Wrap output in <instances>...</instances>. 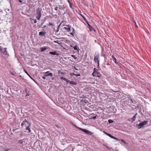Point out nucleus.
<instances>
[{"mask_svg":"<svg viewBox=\"0 0 151 151\" xmlns=\"http://www.w3.org/2000/svg\"><path fill=\"white\" fill-rule=\"evenodd\" d=\"M27 124H28L26 128V129L28 130L29 133H30L31 130L30 128V127L31 125V124L29 122L27 121L26 119H25L22 122L21 124V126L23 127L24 126H25L27 125Z\"/></svg>","mask_w":151,"mask_h":151,"instance_id":"nucleus-1","label":"nucleus"},{"mask_svg":"<svg viewBox=\"0 0 151 151\" xmlns=\"http://www.w3.org/2000/svg\"><path fill=\"white\" fill-rule=\"evenodd\" d=\"M42 10L40 8H38L36 9V17L38 20H39L41 17Z\"/></svg>","mask_w":151,"mask_h":151,"instance_id":"nucleus-2","label":"nucleus"},{"mask_svg":"<svg viewBox=\"0 0 151 151\" xmlns=\"http://www.w3.org/2000/svg\"><path fill=\"white\" fill-rule=\"evenodd\" d=\"M99 70L94 68L93 69V72L92 73L93 76L97 77L99 78L101 76V74L98 71Z\"/></svg>","mask_w":151,"mask_h":151,"instance_id":"nucleus-3","label":"nucleus"},{"mask_svg":"<svg viewBox=\"0 0 151 151\" xmlns=\"http://www.w3.org/2000/svg\"><path fill=\"white\" fill-rule=\"evenodd\" d=\"M147 121H144L141 123H139V124H136L137 127L138 129H140L142 127L144 126L147 123Z\"/></svg>","mask_w":151,"mask_h":151,"instance_id":"nucleus-4","label":"nucleus"},{"mask_svg":"<svg viewBox=\"0 0 151 151\" xmlns=\"http://www.w3.org/2000/svg\"><path fill=\"white\" fill-rule=\"evenodd\" d=\"M99 55L98 54H95L94 56V61L95 63L99 62Z\"/></svg>","mask_w":151,"mask_h":151,"instance_id":"nucleus-5","label":"nucleus"},{"mask_svg":"<svg viewBox=\"0 0 151 151\" xmlns=\"http://www.w3.org/2000/svg\"><path fill=\"white\" fill-rule=\"evenodd\" d=\"M78 129L84 132L86 134H88L89 135H91L92 134V133L91 132L86 129H83L80 127L78 128Z\"/></svg>","mask_w":151,"mask_h":151,"instance_id":"nucleus-6","label":"nucleus"},{"mask_svg":"<svg viewBox=\"0 0 151 151\" xmlns=\"http://www.w3.org/2000/svg\"><path fill=\"white\" fill-rule=\"evenodd\" d=\"M18 143L21 144L22 146L24 145H26L27 144V142L25 141L24 140V139H23L19 140L18 141Z\"/></svg>","mask_w":151,"mask_h":151,"instance_id":"nucleus-7","label":"nucleus"},{"mask_svg":"<svg viewBox=\"0 0 151 151\" xmlns=\"http://www.w3.org/2000/svg\"><path fill=\"white\" fill-rule=\"evenodd\" d=\"M4 52H2V54L6 56H9V53H8V52L6 50L7 48L6 47L4 48Z\"/></svg>","mask_w":151,"mask_h":151,"instance_id":"nucleus-8","label":"nucleus"},{"mask_svg":"<svg viewBox=\"0 0 151 151\" xmlns=\"http://www.w3.org/2000/svg\"><path fill=\"white\" fill-rule=\"evenodd\" d=\"M45 76H50V77H52L53 76L52 74L51 73L49 72V71H47L45 73Z\"/></svg>","mask_w":151,"mask_h":151,"instance_id":"nucleus-9","label":"nucleus"},{"mask_svg":"<svg viewBox=\"0 0 151 151\" xmlns=\"http://www.w3.org/2000/svg\"><path fill=\"white\" fill-rule=\"evenodd\" d=\"M68 27H64V29L66 30L67 32H69L70 31V28H71V26H70V25H66Z\"/></svg>","mask_w":151,"mask_h":151,"instance_id":"nucleus-10","label":"nucleus"},{"mask_svg":"<svg viewBox=\"0 0 151 151\" xmlns=\"http://www.w3.org/2000/svg\"><path fill=\"white\" fill-rule=\"evenodd\" d=\"M49 53L50 54L52 55H55L57 56H58L60 55V54L58 53H57L56 51H55L54 52H49Z\"/></svg>","mask_w":151,"mask_h":151,"instance_id":"nucleus-11","label":"nucleus"},{"mask_svg":"<svg viewBox=\"0 0 151 151\" xmlns=\"http://www.w3.org/2000/svg\"><path fill=\"white\" fill-rule=\"evenodd\" d=\"M46 35V32L44 31H41L39 32V35L42 36H44Z\"/></svg>","mask_w":151,"mask_h":151,"instance_id":"nucleus-12","label":"nucleus"},{"mask_svg":"<svg viewBox=\"0 0 151 151\" xmlns=\"http://www.w3.org/2000/svg\"><path fill=\"white\" fill-rule=\"evenodd\" d=\"M47 48L48 47H40V49L41 52H42L46 50Z\"/></svg>","mask_w":151,"mask_h":151,"instance_id":"nucleus-13","label":"nucleus"},{"mask_svg":"<svg viewBox=\"0 0 151 151\" xmlns=\"http://www.w3.org/2000/svg\"><path fill=\"white\" fill-rule=\"evenodd\" d=\"M108 136L109 137L111 138H113V139H115L116 140H119V139H117V138L111 135V134H109L108 135Z\"/></svg>","mask_w":151,"mask_h":151,"instance_id":"nucleus-14","label":"nucleus"},{"mask_svg":"<svg viewBox=\"0 0 151 151\" xmlns=\"http://www.w3.org/2000/svg\"><path fill=\"white\" fill-rule=\"evenodd\" d=\"M108 136L109 137L111 138H113V139H115L116 140H119V139H117V138L111 135V134H109L108 135Z\"/></svg>","mask_w":151,"mask_h":151,"instance_id":"nucleus-15","label":"nucleus"},{"mask_svg":"<svg viewBox=\"0 0 151 151\" xmlns=\"http://www.w3.org/2000/svg\"><path fill=\"white\" fill-rule=\"evenodd\" d=\"M112 57L113 59L114 60L115 63L116 64H117V62H116V60L115 57L114 55H113L112 56Z\"/></svg>","mask_w":151,"mask_h":151,"instance_id":"nucleus-16","label":"nucleus"},{"mask_svg":"<svg viewBox=\"0 0 151 151\" xmlns=\"http://www.w3.org/2000/svg\"><path fill=\"white\" fill-rule=\"evenodd\" d=\"M58 76H60L61 75H63L64 73L63 72H61V71H60V70H59L58 72Z\"/></svg>","mask_w":151,"mask_h":151,"instance_id":"nucleus-17","label":"nucleus"},{"mask_svg":"<svg viewBox=\"0 0 151 151\" xmlns=\"http://www.w3.org/2000/svg\"><path fill=\"white\" fill-rule=\"evenodd\" d=\"M70 84L73 85H76L77 83L76 82L74 81H71V82L70 83Z\"/></svg>","mask_w":151,"mask_h":151,"instance_id":"nucleus-18","label":"nucleus"},{"mask_svg":"<svg viewBox=\"0 0 151 151\" xmlns=\"http://www.w3.org/2000/svg\"><path fill=\"white\" fill-rule=\"evenodd\" d=\"M24 71L28 76H29L33 80L32 77L31 76L29 75V74L25 70H24Z\"/></svg>","mask_w":151,"mask_h":151,"instance_id":"nucleus-19","label":"nucleus"},{"mask_svg":"<svg viewBox=\"0 0 151 151\" xmlns=\"http://www.w3.org/2000/svg\"><path fill=\"white\" fill-rule=\"evenodd\" d=\"M78 47L77 45H76L73 47V48L74 50H78Z\"/></svg>","mask_w":151,"mask_h":151,"instance_id":"nucleus-20","label":"nucleus"},{"mask_svg":"<svg viewBox=\"0 0 151 151\" xmlns=\"http://www.w3.org/2000/svg\"><path fill=\"white\" fill-rule=\"evenodd\" d=\"M25 91L26 93V96H29V91L27 90V89H25Z\"/></svg>","mask_w":151,"mask_h":151,"instance_id":"nucleus-21","label":"nucleus"},{"mask_svg":"<svg viewBox=\"0 0 151 151\" xmlns=\"http://www.w3.org/2000/svg\"><path fill=\"white\" fill-rule=\"evenodd\" d=\"M114 121L111 120L109 119L108 121V122L109 124H111V123H113L114 122Z\"/></svg>","mask_w":151,"mask_h":151,"instance_id":"nucleus-22","label":"nucleus"},{"mask_svg":"<svg viewBox=\"0 0 151 151\" xmlns=\"http://www.w3.org/2000/svg\"><path fill=\"white\" fill-rule=\"evenodd\" d=\"M130 100H131V103H132V104H135V101L134 100H133L132 99H130Z\"/></svg>","mask_w":151,"mask_h":151,"instance_id":"nucleus-23","label":"nucleus"},{"mask_svg":"<svg viewBox=\"0 0 151 151\" xmlns=\"http://www.w3.org/2000/svg\"><path fill=\"white\" fill-rule=\"evenodd\" d=\"M69 4V6L72 9H73V4L72 3H70Z\"/></svg>","mask_w":151,"mask_h":151,"instance_id":"nucleus-24","label":"nucleus"},{"mask_svg":"<svg viewBox=\"0 0 151 151\" xmlns=\"http://www.w3.org/2000/svg\"><path fill=\"white\" fill-rule=\"evenodd\" d=\"M60 78L61 79L64 80L65 81L67 80V79H66L65 78L63 77H61Z\"/></svg>","mask_w":151,"mask_h":151,"instance_id":"nucleus-25","label":"nucleus"},{"mask_svg":"<svg viewBox=\"0 0 151 151\" xmlns=\"http://www.w3.org/2000/svg\"><path fill=\"white\" fill-rule=\"evenodd\" d=\"M71 57H73L76 60L77 59V57H76V56L73 55H71Z\"/></svg>","mask_w":151,"mask_h":151,"instance_id":"nucleus-26","label":"nucleus"},{"mask_svg":"<svg viewBox=\"0 0 151 151\" xmlns=\"http://www.w3.org/2000/svg\"><path fill=\"white\" fill-rule=\"evenodd\" d=\"M137 114V113H136L133 116V117L135 119L136 117V116Z\"/></svg>","mask_w":151,"mask_h":151,"instance_id":"nucleus-27","label":"nucleus"},{"mask_svg":"<svg viewBox=\"0 0 151 151\" xmlns=\"http://www.w3.org/2000/svg\"><path fill=\"white\" fill-rule=\"evenodd\" d=\"M84 19L85 20V21L86 22L88 26H89V28L90 27V26H91L90 25V24H89V23L88 22H87V21L86 19H85V18H84Z\"/></svg>","mask_w":151,"mask_h":151,"instance_id":"nucleus-28","label":"nucleus"},{"mask_svg":"<svg viewBox=\"0 0 151 151\" xmlns=\"http://www.w3.org/2000/svg\"><path fill=\"white\" fill-rule=\"evenodd\" d=\"M89 29L91 31H93V28L91 26H90Z\"/></svg>","mask_w":151,"mask_h":151,"instance_id":"nucleus-29","label":"nucleus"},{"mask_svg":"<svg viewBox=\"0 0 151 151\" xmlns=\"http://www.w3.org/2000/svg\"><path fill=\"white\" fill-rule=\"evenodd\" d=\"M49 26H54V25L52 23L50 22L49 23V24L48 25Z\"/></svg>","mask_w":151,"mask_h":151,"instance_id":"nucleus-30","label":"nucleus"},{"mask_svg":"<svg viewBox=\"0 0 151 151\" xmlns=\"http://www.w3.org/2000/svg\"><path fill=\"white\" fill-rule=\"evenodd\" d=\"M131 120H132L131 122H133L135 120V119L133 117L131 119Z\"/></svg>","mask_w":151,"mask_h":151,"instance_id":"nucleus-31","label":"nucleus"},{"mask_svg":"<svg viewBox=\"0 0 151 151\" xmlns=\"http://www.w3.org/2000/svg\"><path fill=\"white\" fill-rule=\"evenodd\" d=\"M75 33L74 32H71L70 33V35H72L73 36H74V34H75Z\"/></svg>","mask_w":151,"mask_h":151,"instance_id":"nucleus-32","label":"nucleus"},{"mask_svg":"<svg viewBox=\"0 0 151 151\" xmlns=\"http://www.w3.org/2000/svg\"><path fill=\"white\" fill-rule=\"evenodd\" d=\"M55 10L56 11H57L58 10V7L57 6H56L55 8Z\"/></svg>","mask_w":151,"mask_h":151,"instance_id":"nucleus-33","label":"nucleus"},{"mask_svg":"<svg viewBox=\"0 0 151 151\" xmlns=\"http://www.w3.org/2000/svg\"><path fill=\"white\" fill-rule=\"evenodd\" d=\"M0 51L2 53V52H4V49H3L2 48L0 49Z\"/></svg>","mask_w":151,"mask_h":151,"instance_id":"nucleus-34","label":"nucleus"},{"mask_svg":"<svg viewBox=\"0 0 151 151\" xmlns=\"http://www.w3.org/2000/svg\"><path fill=\"white\" fill-rule=\"evenodd\" d=\"M65 81L68 83H69L70 84V83L71 82V81H70V80H68L67 79V80Z\"/></svg>","mask_w":151,"mask_h":151,"instance_id":"nucleus-35","label":"nucleus"},{"mask_svg":"<svg viewBox=\"0 0 151 151\" xmlns=\"http://www.w3.org/2000/svg\"><path fill=\"white\" fill-rule=\"evenodd\" d=\"M120 140L122 141L124 143H126V142L123 139H120Z\"/></svg>","mask_w":151,"mask_h":151,"instance_id":"nucleus-36","label":"nucleus"},{"mask_svg":"<svg viewBox=\"0 0 151 151\" xmlns=\"http://www.w3.org/2000/svg\"><path fill=\"white\" fill-rule=\"evenodd\" d=\"M75 74L74 73H70V75L71 76H73V75H75Z\"/></svg>","mask_w":151,"mask_h":151,"instance_id":"nucleus-37","label":"nucleus"},{"mask_svg":"<svg viewBox=\"0 0 151 151\" xmlns=\"http://www.w3.org/2000/svg\"><path fill=\"white\" fill-rule=\"evenodd\" d=\"M47 76H45V74L42 77V78L43 79H46V77Z\"/></svg>","mask_w":151,"mask_h":151,"instance_id":"nucleus-38","label":"nucleus"},{"mask_svg":"<svg viewBox=\"0 0 151 151\" xmlns=\"http://www.w3.org/2000/svg\"><path fill=\"white\" fill-rule=\"evenodd\" d=\"M37 22V21L36 19H34V23H36Z\"/></svg>","mask_w":151,"mask_h":151,"instance_id":"nucleus-39","label":"nucleus"},{"mask_svg":"<svg viewBox=\"0 0 151 151\" xmlns=\"http://www.w3.org/2000/svg\"><path fill=\"white\" fill-rule=\"evenodd\" d=\"M59 31V29L57 28V30L55 31V32L56 33L58 32Z\"/></svg>","mask_w":151,"mask_h":151,"instance_id":"nucleus-40","label":"nucleus"},{"mask_svg":"<svg viewBox=\"0 0 151 151\" xmlns=\"http://www.w3.org/2000/svg\"><path fill=\"white\" fill-rule=\"evenodd\" d=\"M96 116H93L92 118H93L94 119H96Z\"/></svg>","mask_w":151,"mask_h":151,"instance_id":"nucleus-41","label":"nucleus"},{"mask_svg":"<svg viewBox=\"0 0 151 151\" xmlns=\"http://www.w3.org/2000/svg\"><path fill=\"white\" fill-rule=\"evenodd\" d=\"M97 64H98V68H99V62H98V63H97Z\"/></svg>","mask_w":151,"mask_h":151,"instance_id":"nucleus-42","label":"nucleus"},{"mask_svg":"<svg viewBox=\"0 0 151 151\" xmlns=\"http://www.w3.org/2000/svg\"><path fill=\"white\" fill-rule=\"evenodd\" d=\"M61 25H60V24L58 26V28H58V29H59V28H60V26Z\"/></svg>","mask_w":151,"mask_h":151,"instance_id":"nucleus-43","label":"nucleus"},{"mask_svg":"<svg viewBox=\"0 0 151 151\" xmlns=\"http://www.w3.org/2000/svg\"><path fill=\"white\" fill-rule=\"evenodd\" d=\"M74 69H75V70H78V69H77V68H76L75 67H74Z\"/></svg>","mask_w":151,"mask_h":151,"instance_id":"nucleus-44","label":"nucleus"},{"mask_svg":"<svg viewBox=\"0 0 151 151\" xmlns=\"http://www.w3.org/2000/svg\"><path fill=\"white\" fill-rule=\"evenodd\" d=\"M93 30L95 32H96V30L94 28L93 29Z\"/></svg>","mask_w":151,"mask_h":151,"instance_id":"nucleus-45","label":"nucleus"},{"mask_svg":"<svg viewBox=\"0 0 151 151\" xmlns=\"http://www.w3.org/2000/svg\"><path fill=\"white\" fill-rule=\"evenodd\" d=\"M128 98H129L130 100V99H132L130 96H129V97H128Z\"/></svg>","mask_w":151,"mask_h":151,"instance_id":"nucleus-46","label":"nucleus"},{"mask_svg":"<svg viewBox=\"0 0 151 151\" xmlns=\"http://www.w3.org/2000/svg\"><path fill=\"white\" fill-rule=\"evenodd\" d=\"M63 21H62L60 23V25H61L62 24V23H63Z\"/></svg>","mask_w":151,"mask_h":151,"instance_id":"nucleus-47","label":"nucleus"},{"mask_svg":"<svg viewBox=\"0 0 151 151\" xmlns=\"http://www.w3.org/2000/svg\"><path fill=\"white\" fill-rule=\"evenodd\" d=\"M68 3H69V4H70V3H71L70 2V1L69 0H68Z\"/></svg>","mask_w":151,"mask_h":151,"instance_id":"nucleus-48","label":"nucleus"},{"mask_svg":"<svg viewBox=\"0 0 151 151\" xmlns=\"http://www.w3.org/2000/svg\"><path fill=\"white\" fill-rule=\"evenodd\" d=\"M81 75L80 74H77V77L78 76H80Z\"/></svg>","mask_w":151,"mask_h":151,"instance_id":"nucleus-49","label":"nucleus"},{"mask_svg":"<svg viewBox=\"0 0 151 151\" xmlns=\"http://www.w3.org/2000/svg\"><path fill=\"white\" fill-rule=\"evenodd\" d=\"M109 134V133H107L106 132V133H105V134L108 136V134Z\"/></svg>","mask_w":151,"mask_h":151,"instance_id":"nucleus-50","label":"nucleus"},{"mask_svg":"<svg viewBox=\"0 0 151 151\" xmlns=\"http://www.w3.org/2000/svg\"><path fill=\"white\" fill-rule=\"evenodd\" d=\"M18 1H19L20 2H22V0H18Z\"/></svg>","mask_w":151,"mask_h":151,"instance_id":"nucleus-51","label":"nucleus"},{"mask_svg":"<svg viewBox=\"0 0 151 151\" xmlns=\"http://www.w3.org/2000/svg\"><path fill=\"white\" fill-rule=\"evenodd\" d=\"M57 43L59 44V45H60L61 44V42H60V43H59L58 42H57Z\"/></svg>","mask_w":151,"mask_h":151,"instance_id":"nucleus-52","label":"nucleus"},{"mask_svg":"<svg viewBox=\"0 0 151 151\" xmlns=\"http://www.w3.org/2000/svg\"><path fill=\"white\" fill-rule=\"evenodd\" d=\"M72 29H73V32H75V30H74V29L73 28H72Z\"/></svg>","mask_w":151,"mask_h":151,"instance_id":"nucleus-53","label":"nucleus"},{"mask_svg":"<svg viewBox=\"0 0 151 151\" xmlns=\"http://www.w3.org/2000/svg\"><path fill=\"white\" fill-rule=\"evenodd\" d=\"M76 128H78H78H80V127H77V126H76Z\"/></svg>","mask_w":151,"mask_h":151,"instance_id":"nucleus-54","label":"nucleus"},{"mask_svg":"<svg viewBox=\"0 0 151 151\" xmlns=\"http://www.w3.org/2000/svg\"><path fill=\"white\" fill-rule=\"evenodd\" d=\"M103 132L105 134V133H106V132H105V131H103Z\"/></svg>","mask_w":151,"mask_h":151,"instance_id":"nucleus-55","label":"nucleus"},{"mask_svg":"<svg viewBox=\"0 0 151 151\" xmlns=\"http://www.w3.org/2000/svg\"><path fill=\"white\" fill-rule=\"evenodd\" d=\"M54 42H55V43H57V42H58L57 41H54Z\"/></svg>","mask_w":151,"mask_h":151,"instance_id":"nucleus-56","label":"nucleus"},{"mask_svg":"<svg viewBox=\"0 0 151 151\" xmlns=\"http://www.w3.org/2000/svg\"><path fill=\"white\" fill-rule=\"evenodd\" d=\"M60 9H61V10H63V9L61 7H59Z\"/></svg>","mask_w":151,"mask_h":151,"instance_id":"nucleus-57","label":"nucleus"},{"mask_svg":"<svg viewBox=\"0 0 151 151\" xmlns=\"http://www.w3.org/2000/svg\"><path fill=\"white\" fill-rule=\"evenodd\" d=\"M106 147L108 148V149H109V147H108V146H106Z\"/></svg>","mask_w":151,"mask_h":151,"instance_id":"nucleus-58","label":"nucleus"},{"mask_svg":"<svg viewBox=\"0 0 151 151\" xmlns=\"http://www.w3.org/2000/svg\"><path fill=\"white\" fill-rule=\"evenodd\" d=\"M77 74H75V76H76V77H77Z\"/></svg>","mask_w":151,"mask_h":151,"instance_id":"nucleus-59","label":"nucleus"},{"mask_svg":"<svg viewBox=\"0 0 151 151\" xmlns=\"http://www.w3.org/2000/svg\"><path fill=\"white\" fill-rule=\"evenodd\" d=\"M54 78H52V80H54Z\"/></svg>","mask_w":151,"mask_h":151,"instance_id":"nucleus-60","label":"nucleus"},{"mask_svg":"<svg viewBox=\"0 0 151 151\" xmlns=\"http://www.w3.org/2000/svg\"><path fill=\"white\" fill-rule=\"evenodd\" d=\"M2 48V47L0 46V49Z\"/></svg>","mask_w":151,"mask_h":151,"instance_id":"nucleus-61","label":"nucleus"},{"mask_svg":"<svg viewBox=\"0 0 151 151\" xmlns=\"http://www.w3.org/2000/svg\"><path fill=\"white\" fill-rule=\"evenodd\" d=\"M74 126L75 127H76V126L75 125H74Z\"/></svg>","mask_w":151,"mask_h":151,"instance_id":"nucleus-62","label":"nucleus"},{"mask_svg":"<svg viewBox=\"0 0 151 151\" xmlns=\"http://www.w3.org/2000/svg\"><path fill=\"white\" fill-rule=\"evenodd\" d=\"M138 121H139V122L140 121V120H138Z\"/></svg>","mask_w":151,"mask_h":151,"instance_id":"nucleus-63","label":"nucleus"},{"mask_svg":"<svg viewBox=\"0 0 151 151\" xmlns=\"http://www.w3.org/2000/svg\"><path fill=\"white\" fill-rule=\"evenodd\" d=\"M85 103H87V102H85Z\"/></svg>","mask_w":151,"mask_h":151,"instance_id":"nucleus-64","label":"nucleus"}]
</instances>
